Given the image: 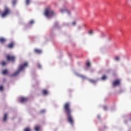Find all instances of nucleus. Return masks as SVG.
Here are the masks:
<instances>
[{"label":"nucleus","mask_w":131,"mask_h":131,"mask_svg":"<svg viewBox=\"0 0 131 131\" xmlns=\"http://www.w3.org/2000/svg\"><path fill=\"white\" fill-rule=\"evenodd\" d=\"M63 109L64 110L65 113L67 116V120L70 124L73 125V123H74V120L73 119V117H72V115H71V108H70V103L69 102H67L64 104L63 106Z\"/></svg>","instance_id":"1"},{"label":"nucleus","mask_w":131,"mask_h":131,"mask_svg":"<svg viewBox=\"0 0 131 131\" xmlns=\"http://www.w3.org/2000/svg\"><path fill=\"white\" fill-rule=\"evenodd\" d=\"M44 15H45L47 18H50L53 17V16H55V12L51 9V8L48 7L45 9Z\"/></svg>","instance_id":"2"},{"label":"nucleus","mask_w":131,"mask_h":131,"mask_svg":"<svg viewBox=\"0 0 131 131\" xmlns=\"http://www.w3.org/2000/svg\"><path fill=\"white\" fill-rule=\"evenodd\" d=\"M27 66H28V63L27 62H25L23 64L19 66L17 71L11 75V77L18 75V74L20 73V72L22 71V70H23L25 67H27Z\"/></svg>","instance_id":"3"},{"label":"nucleus","mask_w":131,"mask_h":131,"mask_svg":"<svg viewBox=\"0 0 131 131\" xmlns=\"http://www.w3.org/2000/svg\"><path fill=\"white\" fill-rule=\"evenodd\" d=\"M11 14V10L8 7L5 6L4 11L1 13L2 18H5L7 16Z\"/></svg>","instance_id":"4"},{"label":"nucleus","mask_w":131,"mask_h":131,"mask_svg":"<svg viewBox=\"0 0 131 131\" xmlns=\"http://www.w3.org/2000/svg\"><path fill=\"white\" fill-rule=\"evenodd\" d=\"M6 58L7 61H11V62H15V59H16V57H15V56L10 55H7L6 56Z\"/></svg>","instance_id":"5"},{"label":"nucleus","mask_w":131,"mask_h":131,"mask_svg":"<svg viewBox=\"0 0 131 131\" xmlns=\"http://www.w3.org/2000/svg\"><path fill=\"white\" fill-rule=\"evenodd\" d=\"M120 84V81L119 80H116L113 83V86H116V85H119Z\"/></svg>","instance_id":"6"},{"label":"nucleus","mask_w":131,"mask_h":131,"mask_svg":"<svg viewBox=\"0 0 131 131\" xmlns=\"http://www.w3.org/2000/svg\"><path fill=\"white\" fill-rule=\"evenodd\" d=\"M28 100L27 98L20 97L19 98V102L21 103H24V102H26Z\"/></svg>","instance_id":"7"},{"label":"nucleus","mask_w":131,"mask_h":131,"mask_svg":"<svg viewBox=\"0 0 131 131\" xmlns=\"http://www.w3.org/2000/svg\"><path fill=\"white\" fill-rule=\"evenodd\" d=\"M14 45H15V43L13 42H11L10 43L8 44L7 47L9 49H13V48H14Z\"/></svg>","instance_id":"8"},{"label":"nucleus","mask_w":131,"mask_h":131,"mask_svg":"<svg viewBox=\"0 0 131 131\" xmlns=\"http://www.w3.org/2000/svg\"><path fill=\"white\" fill-rule=\"evenodd\" d=\"M0 42L1 43H5V42H6V38H3V37H1L0 38Z\"/></svg>","instance_id":"9"},{"label":"nucleus","mask_w":131,"mask_h":131,"mask_svg":"<svg viewBox=\"0 0 131 131\" xmlns=\"http://www.w3.org/2000/svg\"><path fill=\"white\" fill-rule=\"evenodd\" d=\"M34 52L36 54H41V50L37 49H34Z\"/></svg>","instance_id":"10"},{"label":"nucleus","mask_w":131,"mask_h":131,"mask_svg":"<svg viewBox=\"0 0 131 131\" xmlns=\"http://www.w3.org/2000/svg\"><path fill=\"white\" fill-rule=\"evenodd\" d=\"M7 116H8V114H5V115L4 116L3 121H7Z\"/></svg>","instance_id":"11"},{"label":"nucleus","mask_w":131,"mask_h":131,"mask_svg":"<svg viewBox=\"0 0 131 131\" xmlns=\"http://www.w3.org/2000/svg\"><path fill=\"white\" fill-rule=\"evenodd\" d=\"M39 128H40V126L37 125L35 127V131H39Z\"/></svg>","instance_id":"12"},{"label":"nucleus","mask_w":131,"mask_h":131,"mask_svg":"<svg viewBox=\"0 0 131 131\" xmlns=\"http://www.w3.org/2000/svg\"><path fill=\"white\" fill-rule=\"evenodd\" d=\"M42 94H43V95H48V91H47L46 90H43Z\"/></svg>","instance_id":"13"},{"label":"nucleus","mask_w":131,"mask_h":131,"mask_svg":"<svg viewBox=\"0 0 131 131\" xmlns=\"http://www.w3.org/2000/svg\"><path fill=\"white\" fill-rule=\"evenodd\" d=\"M3 74L5 75V74H7L8 73V70H4L2 72Z\"/></svg>","instance_id":"14"},{"label":"nucleus","mask_w":131,"mask_h":131,"mask_svg":"<svg viewBox=\"0 0 131 131\" xmlns=\"http://www.w3.org/2000/svg\"><path fill=\"white\" fill-rule=\"evenodd\" d=\"M89 81H90V82H91L92 83H96V80H95L89 79Z\"/></svg>","instance_id":"15"},{"label":"nucleus","mask_w":131,"mask_h":131,"mask_svg":"<svg viewBox=\"0 0 131 131\" xmlns=\"http://www.w3.org/2000/svg\"><path fill=\"white\" fill-rule=\"evenodd\" d=\"M24 131H31V129L29 127H27V128H25L24 129Z\"/></svg>","instance_id":"16"},{"label":"nucleus","mask_w":131,"mask_h":131,"mask_svg":"<svg viewBox=\"0 0 131 131\" xmlns=\"http://www.w3.org/2000/svg\"><path fill=\"white\" fill-rule=\"evenodd\" d=\"M1 65H2V66H6V62H5L4 61H2L1 62Z\"/></svg>","instance_id":"17"},{"label":"nucleus","mask_w":131,"mask_h":131,"mask_svg":"<svg viewBox=\"0 0 131 131\" xmlns=\"http://www.w3.org/2000/svg\"><path fill=\"white\" fill-rule=\"evenodd\" d=\"M86 65L88 67H90L91 66V62H90L89 61H88L86 63Z\"/></svg>","instance_id":"18"},{"label":"nucleus","mask_w":131,"mask_h":131,"mask_svg":"<svg viewBox=\"0 0 131 131\" xmlns=\"http://www.w3.org/2000/svg\"><path fill=\"white\" fill-rule=\"evenodd\" d=\"M106 78H107V77L105 75L102 76V77H101V79L102 80H105V79H106Z\"/></svg>","instance_id":"19"},{"label":"nucleus","mask_w":131,"mask_h":131,"mask_svg":"<svg viewBox=\"0 0 131 131\" xmlns=\"http://www.w3.org/2000/svg\"><path fill=\"white\" fill-rule=\"evenodd\" d=\"M30 2V0H26V4L27 6H28V5H29V3Z\"/></svg>","instance_id":"20"},{"label":"nucleus","mask_w":131,"mask_h":131,"mask_svg":"<svg viewBox=\"0 0 131 131\" xmlns=\"http://www.w3.org/2000/svg\"><path fill=\"white\" fill-rule=\"evenodd\" d=\"M100 37L102 38L103 37H105V34L104 33H101Z\"/></svg>","instance_id":"21"},{"label":"nucleus","mask_w":131,"mask_h":131,"mask_svg":"<svg viewBox=\"0 0 131 131\" xmlns=\"http://www.w3.org/2000/svg\"><path fill=\"white\" fill-rule=\"evenodd\" d=\"M33 23H34V21L33 20H31L29 21V24H30V25L33 24Z\"/></svg>","instance_id":"22"},{"label":"nucleus","mask_w":131,"mask_h":131,"mask_svg":"<svg viewBox=\"0 0 131 131\" xmlns=\"http://www.w3.org/2000/svg\"><path fill=\"white\" fill-rule=\"evenodd\" d=\"M116 61H119V57L118 56H116L115 57Z\"/></svg>","instance_id":"23"},{"label":"nucleus","mask_w":131,"mask_h":131,"mask_svg":"<svg viewBox=\"0 0 131 131\" xmlns=\"http://www.w3.org/2000/svg\"><path fill=\"white\" fill-rule=\"evenodd\" d=\"M65 10H63V9H60V13H64V12H65Z\"/></svg>","instance_id":"24"},{"label":"nucleus","mask_w":131,"mask_h":131,"mask_svg":"<svg viewBox=\"0 0 131 131\" xmlns=\"http://www.w3.org/2000/svg\"><path fill=\"white\" fill-rule=\"evenodd\" d=\"M4 90V87L3 86H0V91H3Z\"/></svg>","instance_id":"25"},{"label":"nucleus","mask_w":131,"mask_h":131,"mask_svg":"<svg viewBox=\"0 0 131 131\" xmlns=\"http://www.w3.org/2000/svg\"><path fill=\"white\" fill-rule=\"evenodd\" d=\"M89 34H93V31L91 30L89 32Z\"/></svg>","instance_id":"26"},{"label":"nucleus","mask_w":131,"mask_h":131,"mask_svg":"<svg viewBox=\"0 0 131 131\" xmlns=\"http://www.w3.org/2000/svg\"><path fill=\"white\" fill-rule=\"evenodd\" d=\"M12 4H13V5H14V6H15V5H16V1H13V2H12Z\"/></svg>","instance_id":"27"},{"label":"nucleus","mask_w":131,"mask_h":131,"mask_svg":"<svg viewBox=\"0 0 131 131\" xmlns=\"http://www.w3.org/2000/svg\"><path fill=\"white\" fill-rule=\"evenodd\" d=\"M75 24H76V23H75V21L72 23V25H75Z\"/></svg>","instance_id":"28"},{"label":"nucleus","mask_w":131,"mask_h":131,"mask_svg":"<svg viewBox=\"0 0 131 131\" xmlns=\"http://www.w3.org/2000/svg\"><path fill=\"white\" fill-rule=\"evenodd\" d=\"M38 68H41V66L40 64H38Z\"/></svg>","instance_id":"29"},{"label":"nucleus","mask_w":131,"mask_h":131,"mask_svg":"<svg viewBox=\"0 0 131 131\" xmlns=\"http://www.w3.org/2000/svg\"><path fill=\"white\" fill-rule=\"evenodd\" d=\"M44 112H45V110H42L41 111L40 113H44Z\"/></svg>","instance_id":"30"}]
</instances>
